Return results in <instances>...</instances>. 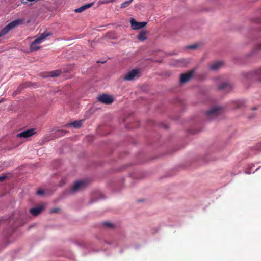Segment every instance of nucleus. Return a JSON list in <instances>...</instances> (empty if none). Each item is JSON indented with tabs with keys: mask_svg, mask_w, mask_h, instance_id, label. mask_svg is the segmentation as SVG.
Returning a JSON list of instances; mask_svg holds the SVG:
<instances>
[{
	"mask_svg": "<svg viewBox=\"0 0 261 261\" xmlns=\"http://www.w3.org/2000/svg\"><path fill=\"white\" fill-rule=\"evenodd\" d=\"M50 35L48 32H43L35 37V40L30 44V50L32 51H35L40 48V44L42 43L45 38Z\"/></svg>",
	"mask_w": 261,
	"mask_h": 261,
	"instance_id": "1",
	"label": "nucleus"
},
{
	"mask_svg": "<svg viewBox=\"0 0 261 261\" xmlns=\"http://www.w3.org/2000/svg\"><path fill=\"white\" fill-rule=\"evenodd\" d=\"M24 21L23 19H18L9 23L1 31L0 37L6 34L11 29L22 24Z\"/></svg>",
	"mask_w": 261,
	"mask_h": 261,
	"instance_id": "2",
	"label": "nucleus"
},
{
	"mask_svg": "<svg viewBox=\"0 0 261 261\" xmlns=\"http://www.w3.org/2000/svg\"><path fill=\"white\" fill-rule=\"evenodd\" d=\"M222 109V108L220 106H214L206 112V115L208 118H212L218 115L221 112Z\"/></svg>",
	"mask_w": 261,
	"mask_h": 261,
	"instance_id": "3",
	"label": "nucleus"
},
{
	"mask_svg": "<svg viewBox=\"0 0 261 261\" xmlns=\"http://www.w3.org/2000/svg\"><path fill=\"white\" fill-rule=\"evenodd\" d=\"M87 182L85 180H79L76 181L71 189V192L76 193L83 190L86 187Z\"/></svg>",
	"mask_w": 261,
	"mask_h": 261,
	"instance_id": "4",
	"label": "nucleus"
},
{
	"mask_svg": "<svg viewBox=\"0 0 261 261\" xmlns=\"http://www.w3.org/2000/svg\"><path fill=\"white\" fill-rule=\"evenodd\" d=\"M140 75V72L138 69H133L124 76V79L126 81H132L138 78Z\"/></svg>",
	"mask_w": 261,
	"mask_h": 261,
	"instance_id": "5",
	"label": "nucleus"
},
{
	"mask_svg": "<svg viewBox=\"0 0 261 261\" xmlns=\"http://www.w3.org/2000/svg\"><path fill=\"white\" fill-rule=\"evenodd\" d=\"M194 73V70H191L186 73L181 74L180 82L181 83H185L189 81V80L193 76Z\"/></svg>",
	"mask_w": 261,
	"mask_h": 261,
	"instance_id": "6",
	"label": "nucleus"
},
{
	"mask_svg": "<svg viewBox=\"0 0 261 261\" xmlns=\"http://www.w3.org/2000/svg\"><path fill=\"white\" fill-rule=\"evenodd\" d=\"M35 134L34 129H28L19 133L17 134L16 136L18 138H27L32 136L33 135Z\"/></svg>",
	"mask_w": 261,
	"mask_h": 261,
	"instance_id": "7",
	"label": "nucleus"
},
{
	"mask_svg": "<svg viewBox=\"0 0 261 261\" xmlns=\"http://www.w3.org/2000/svg\"><path fill=\"white\" fill-rule=\"evenodd\" d=\"M131 27L134 30H137L144 27L147 23L146 22H138L135 21L134 18H132L130 20Z\"/></svg>",
	"mask_w": 261,
	"mask_h": 261,
	"instance_id": "8",
	"label": "nucleus"
},
{
	"mask_svg": "<svg viewBox=\"0 0 261 261\" xmlns=\"http://www.w3.org/2000/svg\"><path fill=\"white\" fill-rule=\"evenodd\" d=\"M98 100L103 103L110 104L113 102L114 99L111 96L103 94L99 96Z\"/></svg>",
	"mask_w": 261,
	"mask_h": 261,
	"instance_id": "9",
	"label": "nucleus"
},
{
	"mask_svg": "<svg viewBox=\"0 0 261 261\" xmlns=\"http://www.w3.org/2000/svg\"><path fill=\"white\" fill-rule=\"evenodd\" d=\"M223 65V62L221 61H216L210 65V68L212 70H217L221 68Z\"/></svg>",
	"mask_w": 261,
	"mask_h": 261,
	"instance_id": "10",
	"label": "nucleus"
},
{
	"mask_svg": "<svg viewBox=\"0 0 261 261\" xmlns=\"http://www.w3.org/2000/svg\"><path fill=\"white\" fill-rule=\"evenodd\" d=\"M43 208V206L40 205L38 207L30 209V212L33 215L36 216L38 215L42 211Z\"/></svg>",
	"mask_w": 261,
	"mask_h": 261,
	"instance_id": "11",
	"label": "nucleus"
},
{
	"mask_svg": "<svg viewBox=\"0 0 261 261\" xmlns=\"http://www.w3.org/2000/svg\"><path fill=\"white\" fill-rule=\"evenodd\" d=\"M92 5H93V3L84 5L74 10V11L76 13L82 12L84 11V10H85L86 9H88V8L91 7Z\"/></svg>",
	"mask_w": 261,
	"mask_h": 261,
	"instance_id": "12",
	"label": "nucleus"
},
{
	"mask_svg": "<svg viewBox=\"0 0 261 261\" xmlns=\"http://www.w3.org/2000/svg\"><path fill=\"white\" fill-rule=\"evenodd\" d=\"M82 122H83L82 120L74 121L72 123H68V124H66V126H72L73 127H74L75 128H80L82 126Z\"/></svg>",
	"mask_w": 261,
	"mask_h": 261,
	"instance_id": "13",
	"label": "nucleus"
},
{
	"mask_svg": "<svg viewBox=\"0 0 261 261\" xmlns=\"http://www.w3.org/2000/svg\"><path fill=\"white\" fill-rule=\"evenodd\" d=\"M147 34V32L145 31H141L139 35L137 36L138 39L140 41H144L146 39V35Z\"/></svg>",
	"mask_w": 261,
	"mask_h": 261,
	"instance_id": "14",
	"label": "nucleus"
},
{
	"mask_svg": "<svg viewBox=\"0 0 261 261\" xmlns=\"http://www.w3.org/2000/svg\"><path fill=\"white\" fill-rule=\"evenodd\" d=\"M219 88L220 89H230V86L227 83H223L219 87Z\"/></svg>",
	"mask_w": 261,
	"mask_h": 261,
	"instance_id": "15",
	"label": "nucleus"
},
{
	"mask_svg": "<svg viewBox=\"0 0 261 261\" xmlns=\"http://www.w3.org/2000/svg\"><path fill=\"white\" fill-rule=\"evenodd\" d=\"M133 1V0H129V1L123 2L121 5V8H125V7H127L128 6H129L130 4V3L132 2Z\"/></svg>",
	"mask_w": 261,
	"mask_h": 261,
	"instance_id": "16",
	"label": "nucleus"
},
{
	"mask_svg": "<svg viewBox=\"0 0 261 261\" xmlns=\"http://www.w3.org/2000/svg\"><path fill=\"white\" fill-rule=\"evenodd\" d=\"M198 46L196 44L192 45H189L187 47L188 49H194L197 48Z\"/></svg>",
	"mask_w": 261,
	"mask_h": 261,
	"instance_id": "17",
	"label": "nucleus"
},
{
	"mask_svg": "<svg viewBox=\"0 0 261 261\" xmlns=\"http://www.w3.org/2000/svg\"><path fill=\"white\" fill-rule=\"evenodd\" d=\"M60 73V72L56 71L51 73V76L55 77L57 76Z\"/></svg>",
	"mask_w": 261,
	"mask_h": 261,
	"instance_id": "18",
	"label": "nucleus"
},
{
	"mask_svg": "<svg viewBox=\"0 0 261 261\" xmlns=\"http://www.w3.org/2000/svg\"><path fill=\"white\" fill-rule=\"evenodd\" d=\"M43 193H44V191H43V190H41V189H39V190H38L37 191V194L38 195H42V194H43Z\"/></svg>",
	"mask_w": 261,
	"mask_h": 261,
	"instance_id": "19",
	"label": "nucleus"
},
{
	"mask_svg": "<svg viewBox=\"0 0 261 261\" xmlns=\"http://www.w3.org/2000/svg\"><path fill=\"white\" fill-rule=\"evenodd\" d=\"M115 0H103V3H110V2H114Z\"/></svg>",
	"mask_w": 261,
	"mask_h": 261,
	"instance_id": "20",
	"label": "nucleus"
},
{
	"mask_svg": "<svg viewBox=\"0 0 261 261\" xmlns=\"http://www.w3.org/2000/svg\"><path fill=\"white\" fill-rule=\"evenodd\" d=\"M5 178H6L5 176H0V181H3Z\"/></svg>",
	"mask_w": 261,
	"mask_h": 261,
	"instance_id": "21",
	"label": "nucleus"
},
{
	"mask_svg": "<svg viewBox=\"0 0 261 261\" xmlns=\"http://www.w3.org/2000/svg\"><path fill=\"white\" fill-rule=\"evenodd\" d=\"M176 65H180L182 62V61H177Z\"/></svg>",
	"mask_w": 261,
	"mask_h": 261,
	"instance_id": "22",
	"label": "nucleus"
},
{
	"mask_svg": "<svg viewBox=\"0 0 261 261\" xmlns=\"http://www.w3.org/2000/svg\"><path fill=\"white\" fill-rule=\"evenodd\" d=\"M51 212L52 213H55V212H57V209H56V208L53 209V210H51Z\"/></svg>",
	"mask_w": 261,
	"mask_h": 261,
	"instance_id": "23",
	"label": "nucleus"
},
{
	"mask_svg": "<svg viewBox=\"0 0 261 261\" xmlns=\"http://www.w3.org/2000/svg\"><path fill=\"white\" fill-rule=\"evenodd\" d=\"M259 74H261V69H260L259 70Z\"/></svg>",
	"mask_w": 261,
	"mask_h": 261,
	"instance_id": "24",
	"label": "nucleus"
},
{
	"mask_svg": "<svg viewBox=\"0 0 261 261\" xmlns=\"http://www.w3.org/2000/svg\"><path fill=\"white\" fill-rule=\"evenodd\" d=\"M256 108L255 107H254V108H253L252 109H253V110H256Z\"/></svg>",
	"mask_w": 261,
	"mask_h": 261,
	"instance_id": "25",
	"label": "nucleus"
}]
</instances>
